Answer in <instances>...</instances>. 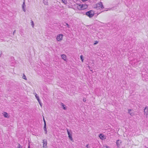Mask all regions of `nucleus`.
Segmentation results:
<instances>
[{"label": "nucleus", "instance_id": "obj_1", "mask_svg": "<svg viewBox=\"0 0 148 148\" xmlns=\"http://www.w3.org/2000/svg\"><path fill=\"white\" fill-rule=\"evenodd\" d=\"M94 8L98 10L100 9H102L104 8L102 3L101 2L97 3L94 6Z\"/></svg>", "mask_w": 148, "mask_h": 148}, {"label": "nucleus", "instance_id": "obj_2", "mask_svg": "<svg viewBox=\"0 0 148 148\" xmlns=\"http://www.w3.org/2000/svg\"><path fill=\"white\" fill-rule=\"evenodd\" d=\"M95 14V12L93 10L88 11L85 13V14L90 18L92 17Z\"/></svg>", "mask_w": 148, "mask_h": 148}, {"label": "nucleus", "instance_id": "obj_3", "mask_svg": "<svg viewBox=\"0 0 148 148\" xmlns=\"http://www.w3.org/2000/svg\"><path fill=\"white\" fill-rule=\"evenodd\" d=\"M67 132L68 135V137L70 139V140L71 141H73V139L72 138V134H71L72 133H70V132L69 131V130L68 129H67Z\"/></svg>", "mask_w": 148, "mask_h": 148}, {"label": "nucleus", "instance_id": "obj_4", "mask_svg": "<svg viewBox=\"0 0 148 148\" xmlns=\"http://www.w3.org/2000/svg\"><path fill=\"white\" fill-rule=\"evenodd\" d=\"M63 35L60 34L57 37V40L58 41H61L62 40Z\"/></svg>", "mask_w": 148, "mask_h": 148}, {"label": "nucleus", "instance_id": "obj_5", "mask_svg": "<svg viewBox=\"0 0 148 148\" xmlns=\"http://www.w3.org/2000/svg\"><path fill=\"white\" fill-rule=\"evenodd\" d=\"M144 114L146 115L147 116V115H148V108L147 106L145 107L144 109Z\"/></svg>", "mask_w": 148, "mask_h": 148}, {"label": "nucleus", "instance_id": "obj_6", "mask_svg": "<svg viewBox=\"0 0 148 148\" xmlns=\"http://www.w3.org/2000/svg\"><path fill=\"white\" fill-rule=\"evenodd\" d=\"M43 147L46 148L47 147V140L46 139H44L43 140Z\"/></svg>", "mask_w": 148, "mask_h": 148}, {"label": "nucleus", "instance_id": "obj_7", "mask_svg": "<svg viewBox=\"0 0 148 148\" xmlns=\"http://www.w3.org/2000/svg\"><path fill=\"white\" fill-rule=\"evenodd\" d=\"M82 5H83L77 4V9L79 10H83V8Z\"/></svg>", "mask_w": 148, "mask_h": 148}, {"label": "nucleus", "instance_id": "obj_8", "mask_svg": "<svg viewBox=\"0 0 148 148\" xmlns=\"http://www.w3.org/2000/svg\"><path fill=\"white\" fill-rule=\"evenodd\" d=\"M2 114L5 117L7 118H9V116L8 115V114L6 112H4Z\"/></svg>", "mask_w": 148, "mask_h": 148}, {"label": "nucleus", "instance_id": "obj_9", "mask_svg": "<svg viewBox=\"0 0 148 148\" xmlns=\"http://www.w3.org/2000/svg\"><path fill=\"white\" fill-rule=\"evenodd\" d=\"M25 7L26 5L25 4V2L24 1L22 5V8L24 12H25L26 11V10L25 9Z\"/></svg>", "mask_w": 148, "mask_h": 148}, {"label": "nucleus", "instance_id": "obj_10", "mask_svg": "<svg viewBox=\"0 0 148 148\" xmlns=\"http://www.w3.org/2000/svg\"><path fill=\"white\" fill-rule=\"evenodd\" d=\"M116 144L118 147H119L120 145V143H121V141L120 140H118L116 141Z\"/></svg>", "mask_w": 148, "mask_h": 148}, {"label": "nucleus", "instance_id": "obj_11", "mask_svg": "<svg viewBox=\"0 0 148 148\" xmlns=\"http://www.w3.org/2000/svg\"><path fill=\"white\" fill-rule=\"evenodd\" d=\"M61 57L62 59H63L64 60H65L66 59V56L65 54H62L61 55Z\"/></svg>", "mask_w": 148, "mask_h": 148}, {"label": "nucleus", "instance_id": "obj_12", "mask_svg": "<svg viewBox=\"0 0 148 148\" xmlns=\"http://www.w3.org/2000/svg\"><path fill=\"white\" fill-rule=\"evenodd\" d=\"M83 8V10L86 9L88 7V5L86 4H82Z\"/></svg>", "mask_w": 148, "mask_h": 148}, {"label": "nucleus", "instance_id": "obj_13", "mask_svg": "<svg viewBox=\"0 0 148 148\" xmlns=\"http://www.w3.org/2000/svg\"><path fill=\"white\" fill-rule=\"evenodd\" d=\"M61 105L62 106V108L63 109L65 110H66V106L65 105L62 103H61Z\"/></svg>", "mask_w": 148, "mask_h": 148}, {"label": "nucleus", "instance_id": "obj_14", "mask_svg": "<svg viewBox=\"0 0 148 148\" xmlns=\"http://www.w3.org/2000/svg\"><path fill=\"white\" fill-rule=\"evenodd\" d=\"M44 131L45 132V134H47V128H46V124H45V125H44Z\"/></svg>", "mask_w": 148, "mask_h": 148}, {"label": "nucleus", "instance_id": "obj_15", "mask_svg": "<svg viewBox=\"0 0 148 148\" xmlns=\"http://www.w3.org/2000/svg\"><path fill=\"white\" fill-rule=\"evenodd\" d=\"M35 96L38 101H40L39 99V97L37 95L36 93H35Z\"/></svg>", "mask_w": 148, "mask_h": 148}, {"label": "nucleus", "instance_id": "obj_16", "mask_svg": "<svg viewBox=\"0 0 148 148\" xmlns=\"http://www.w3.org/2000/svg\"><path fill=\"white\" fill-rule=\"evenodd\" d=\"M64 25L65 26H66L68 28H69L70 27V26L69 25L68 23H64Z\"/></svg>", "mask_w": 148, "mask_h": 148}, {"label": "nucleus", "instance_id": "obj_17", "mask_svg": "<svg viewBox=\"0 0 148 148\" xmlns=\"http://www.w3.org/2000/svg\"><path fill=\"white\" fill-rule=\"evenodd\" d=\"M43 3L44 4L46 5H48V2L47 0H43Z\"/></svg>", "mask_w": 148, "mask_h": 148}, {"label": "nucleus", "instance_id": "obj_18", "mask_svg": "<svg viewBox=\"0 0 148 148\" xmlns=\"http://www.w3.org/2000/svg\"><path fill=\"white\" fill-rule=\"evenodd\" d=\"M99 137L101 139H103V138L104 137V135L102 134H101L99 135Z\"/></svg>", "mask_w": 148, "mask_h": 148}, {"label": "nucleus", "instance_id": "obj_19", "mask_svg": "<svg viewBox=\"0 0 148 148\" xmlns=\"http://www.w3.org/2000/svg\"><path fill=\"white\" fill-rule=\"evenodd\" d=\"M131 109H129L128 110V112L129 114H130L131 115H132V113H131Z\"/></svg>", "mask_w": 148, "mask_h": 148}, {"label": "nucleus", "instance_id": "obj_20", "mask_svg": "<svg viewBox=\"0 0 148 148\" xmlns=\"http://www.w3.org/2000/svg\"><path fill=\"white\" fill-rule=\"evenodd\" d=\"M80 58L82 61V62H83L84 59H83V57L82 55H81L80 56Z\"/></svg>", "mask_w": 148, "mask_h": 148}, {"label": "nucleus", "instance_id": "obj_21", "mask_svg": "<svg viewBox=\"0 0 148 148\" xmlns=\"http://www.w3.org/2000/svg\"><path fill=\"white\" fill-rule=\"evenodd\" d=\"M62 1L65 4H66L67 2L65 0H63V1Z\"/></svg>", "mask_w": 148, "mask_h": 148}, {"label": "nucleus", "instance_id": "obj_22", "mask_svg": "<svg viewBox=\"0 0 148 148\" xmlns=\"http://www.w3.org/2000/svg\"><path fill=\"white\" fill-rule=\"evenodd\" d=\"M23 78L25 80L27 79V78L26 77V76L24 74H23Z\"/></svg>", "mask_w": 148, "mask_h": 148}, {"label": "nucleus", "instance_id": "obj_23", "mask_svg": "<svg viewBox=\"0 0 148 148\" xmlns=\"http://www.w3.org/2000/svg\"><path fill=\"white\" fill-rule=\"evenodd\" d=\"M98 41H95V42L94 43V45H95L98 44Z\"/></svg>", "mask_w": 148, "mask_h": 148}, {"label": "nucleus", "instance_id": "obj_24", "mask_svg": "<svg viewBox=\"0 0 148 148\" xmlns=\"http://www.w3.org/2000/svg\"><path fill=\"white\" fill-rule=\"evenodd\" d=\"M22 147L21 146V145L20 144H18V148H22Z\"/></svg>", "mask_w": 148, "mask_h": 148}, {"label": "nucleus", "instance_id": "obj_25", "mask_svg": "<svg viewBox=\"0 0 148 148\" xmlns=\"http://www.w3.org/2000/svg\"><path fill=\"white\" fill-rule=\"evenodd\" d=\"M38 102H39V103L40 104V105L41 106H42V103H41V101H38Z\"/></svg>", "mask_w": 148, "mask_h": 148}, {"label": "nucleus", "instance_id": "obj_26", "mask_svg": "<svg viewBox=\"0 0 148 148\" xmlns=\"http://www.w3.org/2000/svg\"><path fill=\"white\" fill-rule=\"evenodd\" d=\"M43 121H44V125H45V124H46L45 121V119H44V117H43Z\"/></svg>", "mask_w": 148, "mask_h": 148}, {"label": "nucleus", "instance_id": "obj_27", "mask_svg": "<svg viewBox=\"0 0 148 148\" xmlns=\"http://www.w3.org/2000/svg\"><path fill=\"white\" fill-rule=\"evenodd\" d=\"M87 148H90V146H88V145H87L86 146Z\"/></svg>", "mask_w": 148, "mask_h": 148}, {"label": "nucleus", "instance_id": "obj_28", "mask_svg": "<svg viewBox=\"0 0 148 148\" xmlns=\"http://www.w3.org/2000/svg\"><path fill=\"white\" fill-rule=\"evenodd\" d=\"M32 21V25H33V26L34 25V22L32 21Z\"/></svg>", "mask_w": 148, "mask_h": 148}, {"label": "nucleus", "instance_id": "obj_29", "mask_svg": "<svg viewBox=\"0 0 148 148\" xmlns=\"http://www.w3.org/2000/svg\"><path fill=\"white\" fill-rule=\"evenodd\" d=\"M86 101V99H84V98L83 99V101H84V102H85Z\"/></svg>", "mask_w": 148, "mask_h": 148}, {"label": "nucleus", "instance_id": "obj_30", "mask_svg": "<svg viewBox=\"0 0 148 148\" xmlns=\"http://www.w3.org/2000/svg\"><path fill=\"white\" fill-rule=\"evenodd\" d=\"M15 32H16V31H15V30H14V31L13 32V35H14V34L15 33Z\"/></svg>", "mask_w": 148, "mask_h": 148}, {"label": "nucleus", "instance_id": "obj_31", "mask_svg": "<svg viewBox=\"0 0 148 148\" xmlns=\"http://www.w3.org/2000/svg\"><path fill=\"white\" fill-rule=\"evenodd\" d=\"M83 1H87V0H82Z\"/></svg>", "mask_w": 148, "mask_h": 148}, {"label": "nucleus", "instance_id": "obj_32", "mask_svg": "<svg viewBox=\"0 0 148 148\" xmlns=\"http://www.w3.org/2000/svg\"><path fill=\"white\" fill-rule=\"evenodd\" d=\"M28 148H30V145H29L28 146Z\"/></svg>", "mask_w": 148, "mask_h": 148}, {"label": "nucleus", "instance_id": "obj_33", "mask_svg": "<svg viewBox=\"0 0 148 148\" xmlns=\"http://www.w3.org/2000/svg\"><path fill=\"white\" fill-rule=\"evenodd\" d=\"M106 148H108V146H107L106 147Z\"/></svg>", "mask_w": 148, "mask_h": 148}, {"label": "nucleus", "instance_id": "obj_34", "mask_svg": "<svg viewBox=\"0 0 148 148\" xmlns=\"http://www.w3.org/2000/svg\"><path fill=\"white\" fill-rule=\"evenodd\" d=\"M100 13H98V14H97V15L99 14H100Z\"/></svg>", "mask_w": 148, "mask_h": 148}, {"label": "nucleus", "instance_id": "obj_35", "mask_svg": "<svg viewBox=\"0 0 148 148\" xmlns=\"http://www.w3.org/2000/svg\"><path fill=\"white\" fill-rule=\"evenodd\" d=\"M1 54H0V57H1Z\"/></svg>", "mask_w": 148, "mask_h": 148}, {"label": "nucleus", "instance_id": "obj_36", "mask_svg": "<svg viewBox=\"0 0 148 148\" xmlns=\"http://www.w3.org/2000/svg\"><path fill=\"white\" fill-rule=\"evenodd\" d=\"M62 1H63V0H62Z\"/></svg>", "mask_w": 148, "mask_h": 148}, {"label": "nucleus", "instance_id": "obj_37", "mask_svg": "<svg viewBox=\"0 0 148 148\" xmlns=\"http://www.w3.org/2000/svg\"><path fill=\"white\" fill-rule=\"evenodd\" d=\"M147 148H148V147Z\"/></svg>", "mask_w": 148, "mask_h": 148}]
</instances>
